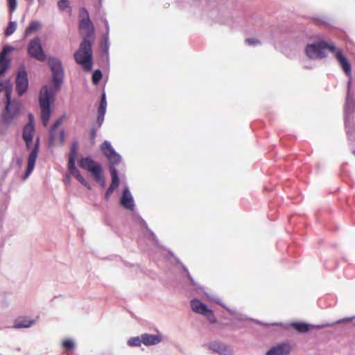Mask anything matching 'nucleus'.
I'll list each match as a JSON object with an SVG mask.
<instances>
[{"instance_id":"nucleus-26","label":"nucleus","mask_w":355,"mask_h":355,"mask_svg":"<svg viewBox=\"0 0 355 355\" xmlns=\"http://www.w3.org/2000/svg\"><path fill=\"white\" fill-rule=\"evenodd\" d=\"M110 173L112 176V182L110 186L114 189H116L119 184V179L118 177L117 171L114 168H111Z\"/></svg>"},{"instance_id":"nucleus-27","label":"nucleus","mask_w":355,"mask_h":355,"mask_svg":"<svg viewBox=\"0 0 355 355\" xmlns=\"http://www.w3.org/2000/svg\"><path fill=\"white\" fill-rule=\"evenodd\" d=\"M142 343V336L133 337L128 340V344L130 347H139Z\"/></svg>"},{"instance_id":"nucleus-45","label":"nucleus","mask_w":355,"mask_h":355,"mask_svg":"<svg viewBox=\"0 0 355 355\" xmlns=\"http://www.w3.org/2000/svg\"><path fill=\"white\" fill-rule=\"evenodd\" d=\"M354 154L355 155V150L354 151Z\"/></svg>"},{"instance_id":"nucleus-30","label":"nucleus","mask_w":355,"mask_h":355,"mask_svg":"<svg viewBox=\"0 0 355 355\" xmlns=\"http://www.w3.org/2000/svg\"><path fill=\"white\" fill-rule=\"evenodd\" d=\"M102 78V73L99 69H96L92 74V82L94 85H97Z\"/></svg>"},{"instance_id":"nucleus-5","label":"nucleus","mask_w":355,"mask_h":355,"mask_svg":"<svg viewBox=\"0 0 355 355\" xmlns=\"http://www.w3.org/2000/svg\"><path fill=\"white\" fill-rule=\"evenodd\" d=\"M27 49L28 53L31 57L39 61H44L45 60L46 55L42 49L39 37H35L32 40L29 42Z\"/></svg>"},{"instance_id":"nucleus-23","label":"nucleus","mask_w":355,"mask_h":355,"mask_svg":"<svg viewBox=\"0 0 355 355\" xmlns=\"http://www.w3.org/2000/svg\"><path fill=\"white\" fill-rule=\"evenodd\" d=\"M41 24L39 21H32L28 26L26 28L25 32H24V37H29L33 33L37 31L40 27Z\"/></svg>"},{"instance_id":"nucleus-10","label":"nucleus","mask_w":355,"mask_h":355,"mask_svg":"<svg viewBox=\"0 0 355 355\" xmlns=\"http://www.w3.org/2000/svg\"><path fill=\"white\" fill-rule=\"evenodd\" d=\"M101 148L111 164H118L121 162V156L114 150L109 142L104 141Z\"/></svg>"},{"instance_id":"nucleus-22","label":"nucleus","mask_w":355,"mask_h":355,"mask_svg":"<svg viewBox=\"0 0 355 355\" xmlns=\"http://www.w3.org/2000/svg\"><path fill=\"white\" fill-rule=\"evenodd\" d=\"M191 306L192 310L198 313L201 314L205 313V311L207 309V306L197 299H194L191 302Z\"/></svg>"},{"instance_id":"nucleus-35","label":"nucleus","mask_w":355,"mask_h":355,"mask_svg":"<svg viewBox=\"0 0 355 355\" xmlns=\"http://www.w3.org/2000/svg\"><path fill=\"white\" fill-rule=\"evenodd\" d=\"M245 43L248 45H256V44H259L260 42L258 40L254 39V38H247L245 40Z\"/></svg>"},{"instance_id":"nucleus-29","label":"nucleus","mask_w":355,"mask_h":355,"mask_svg":"<svg viewBox=\"0 0 355 355\" xmlns=\"http://www.w3.org/2000/svg\"><path fill=\"white\" fill-rule=\"evenodd\" d=\"M16 28H17V24L16 22L15 21H10L6 29V31H5V34L6 36H9L10 35H12L15 31L16 30Z\"/></svg>"},{"instance_id":"nucleus-37","label":"nucleus","mask_w":355,"mask_h":355,"mask_svg":"<svg viewBox=\"0 0 355 355\" xmlns=\"http://www.w3.org/2000/svg\"><path fill=\"white\" fill-rule=\"evenodd\" d=\"M115 189L112 187H109V188L107 189V190L105 192V198L106 200L109 199V198L110 197V196L112 195V193H113L114 190Z\"/></svg>"},{"instance_id":"nucleus-41","label":"nucleus","mask_w":355,"mask_h":355,"mask_svg":"<svg viewBox=\"0 0 355 355\" xmlns=\"http://www.w3.org/2000/svg\"><path fill=\"white\" fill-rule=\"evenodd\" d=\"M105 111L106 108L103 107V106H99L98 109V114L105 116Z\"/></svg>"},{"instance_id":"nucleus-32","label":"nucleus","mask_w":355,"mask_h":355,"mask_svg":"<svg viewBox=\"0 0 355 355\" xmlns=\"http://www.w3.org/2000/svg\"><path fill=\"white\" fill-rule=\"evenodd\" d=\"M58 7L60 10H64L69 8V1L68 0H60L58 2Z\"/></svg>"},{"instance_id":"nucleus-40","label":"nucleus","mask_w":355,"mask_h":355,"mask_svg":"<svg viewBox=\"0 0 355 355\" xmlns=\"http://www.w3.org/2000/svg\"><path fill=\"white\" fill-rule=\"evenodd\" d=\"M104 121V116L103 115H99L98 114L97 116V124H98V127H101V125L103 124V122Z\"/></svg>"},{"instance_id":"nucleus-4","label":"nucleus","mask_w":355,"mask_h":355,"mask_svg":"<svg viewBox=\"0 0 355 355\" xmlns=\"http://www.w3.org/2000/svg\"><path fill=\"white\" fill-rule=\"evenodd\" d=\"M81 12L85 14V18L82 19L79 23V29L83 38L94 40V26L89 19L88 12L85 8H82Z\"/></svg>"},{"instance_id":"nucleus-31","label":"nucleus","mask_w":355,"mask_h":355,"mask_svg":"<svg viewBox=\"0 0 355 355\" xmlns=\"http://www.w3.org/2000/svg\"><path fill=\"white\" fill-rule=\"evenodd\" d=\"M62 346L67 349H72L74 347V343L71 339H66L62 342Z\"/></svg>"},{"instance_id":"nucleus-43","label":"nucleus","mask_w":355,"mask_h":355,"mask_svg":"<svg viewBox=\"0 0 355 355\" xmlns=\"http://www.w3.org/2000/svg\"><path fill=\"white\" fill-rule=\"evenodd\" d=\"M39 3L41 4V5H43L45 2V0H37Z\"/></svg>"},{"instance_id":"nucleus-34","label":"nucleus","mask_w":355,"mask_h":355,"mask_svg":"<svg viewBox=\"0 0 355 355\" xmlns=\"http://www.w3.org/2000/svg\"><path fill=\"white\" fill-rule=\"evenodd\" d=\"M94 178V180L98 182L102 187H105V178L103 175V171L102 172H99V175H98V177H93Z\"/></svg>"},{"instance_id":"nucleus-7","label":"nucleus","mask_w":355,"mask_h":355,"mask_svg":"<svg viewBox=\"0 0 355 355\" xmlns=\"http://www.w3.org/2000/svg\"><path fill=\"white\" fill-rule=\"evenodd\" d=\"M78 165L83 169L90 172L93 177H98L99 172H102L101 166L90 157L80 159Z\"/></svg>"},{"instance_id":"nucleus-28","label":"nucleus","mask_w":355,"mask_h":355,"mask_svg":"<svg viewBox=\"0 0 355 355\" xmlns=\"http://www.w3.org/2000/svg\"><path fill=\"white\" fill-rule=\"evenodd\" d=\"M210 323H215L216 322V317L213 313V311L209 309H207L205 311V313H202Z\"/></svg>"},{"instance_id":"nucleus-1","label":"nucleus","mask_w":355,"mask_h":355,"mask_svg":"<svg viewBox=\"0 0 355 355\" xmlns=\"http://www.w3.org/2000/svg\"><path fill=\"white\" fill-rule=\"evenodd\" d=\"M92 42L88 38H83L78 50L74 53L76 62L86 71H90L92 69Z\"/></svg>"},{"instance_id":"nucleus-19","label":"nucleus","mask_w":355,"mask_h":355,"mask_svg":"<svg viewBox=\"0 0 355 355\" xmlns=\"http://www.w3.org/2000/svg\"><path fill=\"white\" fill-rule=\"evenodd\" d=\"M208 347L210 350L218 353L220 355H230L227 352V347L222 343L213 342L209 344Z\"/></svg>"},{"instance_id":"nucleus-6","label":"nucleus","mask_w":355,"mask_h":355,"mask_svg":"<svg viewBox=\"0 0 355 355\" xmlns=\"http://www.w3.org/2000/svg\"><path fill=\"white\" fill-rule=\"evenodd\" d=\"M48 64L53 73V80L56 87H58L63 78V69L60 60L55 58H49Z\"/></svg>"},{"instance_id":"nucleus-13","label":"nucleus","mask_w":355,"mask_h":355,"mask_svg":"<svg viewBox=\"0 0 355 355\" xmlns=\"http://www.w3.org/2000/svg\"><path fill=\"white\" fill-rule=\"evenodd\" d=\"M293 349L289 343H282L271 347L266 355H288Z\"/></svg>"},{"instance_id":"nucleus-24","label":"nucleus","mask_w":355,"mask_h":355,"mask_svg":"<svg viewBox=\"0 0 355 355\" xmlns=\"http://www.w3.org/2000/svg\"><path fill=\"white\" fill-rule=\"evenodd\" d=\"M291 326L299 333H306L311 329V325L304 322H293Z\"/></svg>"},{"instance_id":"nucleus-12","label":"nucleus","mask_w":355,"mask_h":355,"mask_svg":"<svg viewBox=\"0 0 355 355\" xmlns=\"http://www.w3.org/2000/svg\"><path fill=\"white\" fill-rule=\"evenodd\" d=\"M13 50L12 46L6 45L0 53V77L6 73L10 67V59L8 58V55Z\"/></svg>"},{"instance_id":"nucleus-25","label":"nucleus","mask_w":355,"mask_h":355,"mask_svg":"<svg viewBox=\"0 0 355 355\" xmlns=\"http://www.w3.org/2000/svg\"><path fill=\"white\" fill-rule=\"evenodd\" d=\"M62 118H60L55 121L50 130V141L53 144L56 140V129L62 123Z\"/></svg>"},{"instance_id":"nucleus-16","label":"nucleus","mask_w":355,"mask_h":355,"mask_svg":"<svg viewBox=\"0 0 355 355\" xmlns=\"http://www.w3.org/2000/svg\"><path fill=\"white\" fill-rule=\"evenodd\" d=\"M37 319L38 317L36 320H30L28 317L20 316L15 320L13 327L16 329L28 328L33 325Z\"/></svg>"},{"instance_id":"nucleus-17","label":"nucleus","mask_w":355,"mask_h":355,"mask_svg":"<svg viewBox=\"0 0 355 355\" xmlns=\"http://www.w3.org/2000/svg\"><path fill=\"white\" fill-rule=\"evenodd\" d=\"M142 343L144 345L150 346L155 345L159 343L162 341V336L159 334L153 335L149 334H141Z\"/></svg>"},{"instance_id":"nucleus-20","label":"nucleus","mask_w":355,"mask_h":355,"mask_svg":"<svg viewBox=\"0 0 355 355\" xmlns=\"http://www.w3.org/2000/svg\"><path fill=\"white\" fill-rule=\"evenodd\" d=\"M78 150V142L77 141H73L71 144V150L69 155V163L68 166H71V168L73 167L76 163V159L77 157V153Z\"/></svg>"},{"instance_id":"nucleus-11","label":"nucleus","mask_w":355,"mask_h":355,"mask_svg":"<svg viewBox=\"0 0 355 355\" xmlns=\"http://www.w3.org/2000/svg\"><path fill=\"white\" fill-rule=\"evenodd\" d=\"M40 149V138L37 137L35 145L28 156L27 168L25 173V178H28L30 174L33 172L36 159L39 153Z\"/></svg>"},{"instance_id":"nucleus-42","label":"nucleus","mask_w":355,"mask_h":355,"mask_svg":"<svg viewBox=\"0 0 355 355\" xmlns=\"http://www.w3.org/2000/svg\"><path fill=\"white\" fill-rule=\"evenodd\" d=\"M28 118H29V123H28L34 124V118H33V114H30L28 115Z\"/></svg>"},{"instance_id":"nucleus-18","label":"nucleus","mask_w":355,"mask_h":355,"mask_svg":"<svg viewBox=\"0 0 355 355\" xmlns=\"http://www.w3.org/2000/svg\"><path fill=\"white\" fill-rule=\"evenodd\" d=\"M121 204L125 208L132 209L134 207V202L132 195L128 189H125L123 192V196L121 199Z\"/></svg>"},{"instance_id":"nucleus-33","label":"nucleus","mask_w":355,"mask_h":355,"mask_svg":"<svg viewBox=\"0 0 355 355\" xmlns=\"http://www.w3.org/2000/svg\"><path fill=\"white\" fill-rule=\"evenodd\" d=\"M8 3L9 12L12 13L17 8V0H7Z\"/></svg>"},{"instance_id":"nucleus-36","label":"nucleus","mask_w":355,"mask_h":355,"mask_svg":"<svg viewBox=\"0 0 355 355\" xmlns=\"http://www.w3.org/2000/svg\"><path fill=\"white\" fill-rule=\"evenodd\" d=\"M96 132H97V128L96 127H92L91 128L90 139L92 141V142H94L95 140V138L96 137Z\"/></svg>"},{"instance_id":"nucleus-2","label":"nucleus","mask_w":355,"mask_h":355,"mask_svg":"<svg viewBox=\"0 0 355 355\" xmlns=\"http://www.w3.org/2000/svg\"><path fill=\"white\" fill-rule=\"evenodd\" d=\"M51 93L46 86L41 89L40 94V105L41 107V119L44 126H46L51 117Z\"/></svg>"},{"instance_id":"nucleus-38","label":"nucleus","mask_w":355,"mask_h":355,"mask_svg":"<svg viewBox=\"0 0 355 355\" xmlns=\"http://www.w3.org/2000/svg\"><path fill=\"white\" fill-rule=\"evenodd\" d=\"M64 137H65L64 131L63 130H61L59 132V139H60V144H63V143L64 141Z\"/></svg>"},{"instance_id":"nucleus-8","label":"nucleus","mask_w":355,"mask_h":355,"mask_svg":"<svg viewBox=\"0 0 355 355\" xmlns=\"http://www.w3.org/2000/svg\"><path fill=\"white\" fill-rule=\"evenodd\" d=\"M15 84L16 92L19 96H21L26 92L28 87V80L24 68L19 69L17 72Z\"/></svg>"},{"instance_id":"nucleus-21","label":"nucleus","mask_w":355,"mask_h":355,"mask_svg":"<svg viewBox=\"0 0 355 355\" xmlns=\"http://www.w3.org/2000/svg\"><path fill=\"white\" fill-rule=\"evenodd\" d=\"M69 173L74 176L82 184L86 187L88 189H91L90 185L86 182L84 178L81 175L80 171L76 168L74 165L73 168L71 166H68Z\"/></svg>"},{"instance_id":"nucleus-9","label":"nucleus","mask_w":355,"mask_h":355,"mask_svg":"<svg viewBox=\"0 0 355 355\" xmlns=\"http://www.w3.org/2000/svg\"><path fill=\"white\" fill-rule=\"evenodd\" d=\"M12 92V85L10 80H4L0 83V94L4 92L6 98V110L4 113V119H7L9 115V108L10 105L11 94Z\"/></svg>"},{"instance_id":"nucleus-39","label":"nucleus","mask_w":355,"mask_h":355,"mask_svg":"<svg viewBox=\"0 0 355 355\" xmlns=\"http://www.w3.org/2000/svg\"><path fill=\"white\" fill-rule=\"evenodd\" d=\"M99 106H103V107L106 108L107 102H106V98H105V94H103V95L101 96V103H100V105Z\"/></svg>"},{"instance_id":"nucleus-14","label":"nucleus","mask_w":355,"mask_h":355,"mask_svg":"<svg viewBox=\"0 0 355 355\" xmlns=\"http://www.w3.org/2000/svg\"><path fill=\"white\" fill-rule=\"evenodd\" d=\"M335 57L339 62L340 67L345 73L348 76H351L352 68L349 60L344 56L340 49H336L335 51Z\"/></svg>"},{"instance_id":"nucleus-3","label":"nucleus","mask_w":355,"mask_h":355,"mask_svg":"<svg viewBox=\"0 0 355 355\" xmlns=\"http://www.w3.org/2000/svg\"><path fill=\"white\" fill-rule=\"evenodd\" d=\"M326 49H329L331 52L334 53L336 47L333 44H327L325 42H320L308 44L306 46L305 53L311 59L323 58L326 57Z\"/></svg>"},{"instance_id":"nucleus-15","label":"nucleus","mask_w":355,"mask_h":355,"mask_svg":"<svg viewBox=\"0 0 355 355\" xmlns=\"http://www.w3.org/2000/svg\"><path fill=\"white\" fill-rule=\"evenodd\" d=\"M35 133L34 124H26L23 130V139L26 143V148L30 149L33 145V138Z\"/></svg>"},{"instance_id":"nucleus-44","label":"nucleus","mask_w":355,"mask_h":355,"mask_svg":"<svg viewBox=\"0 0 355 355\" xmlns=\"http://www.w3.org/2000/svg\"><path fill=\"white\" fill-rule=\"evenodd\" d=\"M28 1L30 2V3H32L33 1V0H28Z\"/></svg>"}]
</instances>
